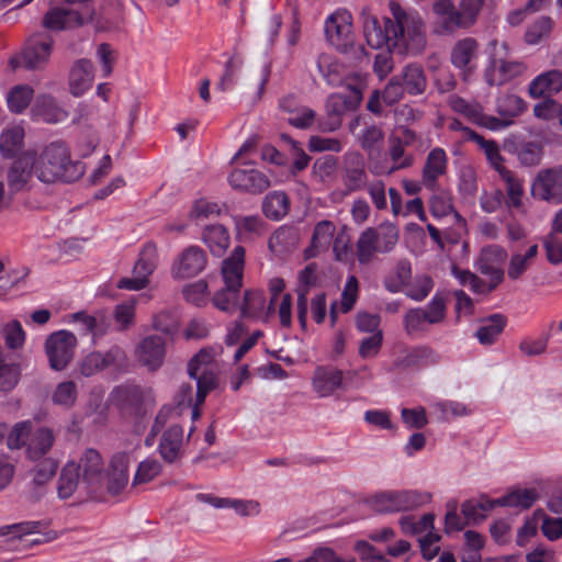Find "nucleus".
Returning <instances> with one entry per match:
<instances>
[{"label":"nucleus","mask_w":562,"mask_h":562,"mask_svg":"<svg viewBox=\"0 0 562 562\" xmlns=\"http://www.w3.org/2000/svg\"><path fill=\"white\" fill-rule=\"evenodd\" d=\"M391 16L383 18V23L366 7L361 10L360 21L364 41L372 49L394 52L409 56L423 52L426 34L420 15L404 9L397 1L389 2Z\"/></svg>","instance_id":"nucleus-1"},{"label":"nucleus","mask_w":562,"mask_h":562,"mask_svg":"<svg viewBox=\"0 0 562 562\" xmlns=\"http://www.w3.org/2000/svg\"><path fill=\"white\" fill-rule=\"evenodd\" d=\"M451 109L462 114L470 122L491 131H501L513 124V119L527 110L525 100L516 94H505L497 100V112L501 119L486 115L477 102H469L462 98L450 99Z\"/></svg>","instance_id":"nucleus-2"},{"label":"nucleus","mask_w":562,"mask_h":562,"mask_svg":"<svg viewBox=\"0 0 562 562\" xmlns=\"http://www.w3.org/2000/svg\"><path fill=\"white\" fill-rule=\"evenodd\" d=\"M32 160L35 177L45 183L71 182L83 172L81 164L71 160L69 149L63 143H52L40 154H32Z\"/></svg>","instance_id":"nucleus-3"},{"label":"nucleus","mask_w":562,"mask_h":562,"mask_svg":"<svg viewBox=\"0 0 562 562\" xmlns=\"http://www.w3.org/2000/svg\"><path fill=\"white\" fill-rule=\"evenodd\" d=\"M484 0H461L458 9L452 0H437L432 10L437 16L434 31L437 34L451 33L458 27L473 25L483 8Z\"/></svg>","instance_id":"nucleus-4"},{"label":"nucleus","mask_w":562,"mask_h":562,"mask_svg":"<svg viewBox=\"0 0 562 562\" xmlns=\"http://www.w3.org/2000/svg\"><path fill=\"white\" fill-rule=\"evenodd\" d=\"M348 80L347 89L344 92H335L328 97L326 110L330 120L319 124L322 131H336L341 124V115L355 110L361 103L363 89L366 88V78L363 76H355Z\"/></svg>","instance_id":"nucleus-5"},{"label":"nucleus","mask_w":562,"mask_h":562,"mask_svg":"<svg viewBox=\"0 0 562 562\" xmlns=\"http://www.w3.org/2000/svg\"><path fill=\"white\" fill-rule=\"evenodd\" d=\"M487 65L484 70V79L488 86H503L522 75L525 64L516 60H506L508 46L505 42L492 40L487 46Z\"/></svg>","instance_id":"nucleus-6"},{"label":"nucleus","mask_w":562,"mask_h":562,"mask_svg":"<svg viewBox=\"0 0 562 562\" xmlns=\"http://www.w3.org/2000/svg\"><path fill=\"white\" fill-rule=\"evenodd\" d=\"M398 241V229L391 223H383L376 228L364 229L356 245L357 258L361 265L369 263L375 254L390 252Z\"/></svg>","instance_id":"nucleus-7"},{"label":"nucleus","mask_w":562,"mask_h":562,"mask_svg":"<svg viewBox=\"0 0 562 562\" xmlns=\"http://www.w3.org/2000/svg\"><path fill=\"white\" fill-rule=\"evenodd\" d=\"M431 493L417 490L385 491L370 498L371 507L381 514L413 510L430 503Z\"/></svg>","instance_id":"nucleus-8"},{"label":"nucleus","mask_w":562,"mask_h":562,"mask_svg":"<svg viewBox=\"0 0 562 562\" xmlns=\"http://www.w3.org/2000/svg\"><path fill=\"white\" fill-rule=\"evenodd\" d=\"M217 352L213 348L201 349L189 362L188 372L196 381L198 403H204L207 394L216 387L214 360Z\"/></svg>","instance_id":"nucleus-9"},{"label":"nucleus","mask_w":562,"mask_h":562,"mask_svg":"<svg viewBox=\"0 0 562 562\" xmlns=\"http://www.w3.org/2000/svg\"><path fill=\"white\" fill-rule=\"evenodd\" d=\"M75 461L85 492L97 494L103 491L105 487V471L101 453L93 448H87Z\"/></svg>","instance_id":"nucleus-10"},{"label":"nucleus","mask_w":562,"mask_h":562,"mask_svg":"<svg viewBox=\"0 0 562 562\" xmlns=\"http://www.w3.org/2000/svg\"><path fill=\"white\" fill-rule=\"evenodd\" d=\"M176 408L162 407L159 411L151 428L153 436H156L169 420L175 419L186 409H190L192 422H195L200 418V406L203 403H198V390L194 392L191 385H183L180 387L176 396Z\"/></svg>","instance_id":"nucleus-11"},{"label":"nucleus","mask_w":562,"mask_h":562,"mask_svg":"<svg viewBox=\"0 0 562 562\" xmlns=\"http://www.w3.org/2000/svg\"><path fill=\"white\" fill-rule=\"evenodd\" d=\"M77 348L76 336L65 329L50 334L45 341V353L49 367L55 371L66 369Z\"/></svg>","instance_id":"nucleus-12"},{"label":"nucleus","mask_w":562,"mask_h":562,"mask_svg":"<svg viewBox=\"0 0 562 562\" xmlns=\"http://www.w3.org/2000/svg\"><path fill=\"white\" fill-rule=\"evenodd\" d=\"M326 40L337 49H346L353 43L352 15L346 9L329 14L324 23Z\"/></svg>","instance_id":"nucleus-13"},{"label":"nucleus","mask_w":562,"mask_h":562,"mask_svg":"<svg viewBox=\"0 0 562 562\" xmlns=\"http://www.w3.org/2000/svg\"><path fill=\"white\" fill-rule=\"evenodd\" d=\"M531 195L552 204L562 203V168L540 170L531 182Z\"/></svg>","instance_id":"nucleus-14"},{"label":"nucleus","mask_w":562,"mask_h":562,"mask_svg":"<svg viewBox=\"0 0 562 562\" xmlns=\"http://www.w3.org/2000/svg\"><path fill=\"white\" fill-rule=\"evenodd\" d=\"M157 265V248L153 244H146L139 252V257L134 266L133 276L123 278L119 281L120 289L137 291L144 289L149 282V276L154 272Z\"/></svg>","instance_id":"nucleus-15"},{"label":"nucleus","mask_w":562,"mask_h":562,"mask_svg":"<svg viewBox=\"0 0 562 562\" xmlns=\"http://www.w3.org/2000/svg\"><path fill=\"white\" fill-rule=\"evenodd\" d=\"M345 385L344 371L335 366L325 364L314 369L311 376L312 392L317 398H328Z\"/></svg>","instance_id":"nucleus-16"},{"label":"nucleus","mask_w":562,"mask_h":562,"mask_svg":"<svg viewBox=\"0 0 562 562\" xmlns=\"http://www.w3.org/2000/svg\"><path fill=\"white\" fill-rule=\"evenodd\" d=\"M135 461L132 451L115 452L105 472V487L111 495H119L127 485L130 480V465Z\"/></svg>","instance_id":"nucleus-17"},{"label":"nucleus","mask_w":562,"mask_h":562,"mask_svg":"<svg viewBox=\"0 0 562 562\" xmlns=\"http://www.w3.org/2000/svg\"><path fill=\"white\" fill-rule=\"evenodd\" d=\"M206 266V255L198 246H190L179 254L171 266L173 279L183 280L198 276Z\"/></svg>","instance_id":"nucleus-18"},{"label":"nucleus","mask_w":562,"mask_h":562,"mask_svg":"<svg viewBox=\"0 0 562 562\" xmlns=\"http://www.w3.org/2000/svg\"><path fill=\"white\" fill-rule=\"evenodd\" d=\"M479 57V43L472 37L458 41L451 50V63L461 70L464 80L476 70Z\"/></svg>","instance_id":"nucleus-19"},{"label":"nucleus","mask_w":562,"mask_h":562,"mask_svg":"<svg viewBox=\"0 0 562 562\" xmlns=\"http://www.w3.org/2000/svg\"><path fill=\"white\" fill-rule=\"evenodd\" d=\"M245 167H236L228 176V183L235 190L260 193L269 188L268 178L260 171L244 162Z\"/></svg>","instance_id":"nucleus-20"},{"label":"nucleus","mask_w":562,"mask_h":562,"mask_svg":"<svg viewBox=\"0 0 562 562\" xmlns=\"http://www.w3.org/2000/svg\"><path fill=\"white\" fill-rule=\"evenodd\" d=\"M52 41L48 37H34L19 57L12 58L13 67L34 69L43 65L50 55Z\"/></svg>","instance_id":"nucleus-21"},{"label":"nucleus","mask_w":562,"mask_h":562,"mask_svg":"<svg viewBox=\"0 0 562 562\" xmlns=\"http://www.w3.org/2000/svg\"><path fill=\"white\" fill-rule=\"evenodd\" d=\"M165 355V341L157 335L145 337L135 348L137 361L149 370L159 368L164 362Z\"/></svg>","instance_id":"nucleus-22"},{"label":"nucleus","mask_w":562,"mask_h":562,"mask_svg":"<svg viewBox=\"0 0 562 562\" xmlns=\"http://www.w3.org/2000/svg\"><path fill=\"white\" fill-rule=\"evenodd\" d=\"M183 428L180 425L172 423L164 431L158 445V450L166 462L172 463L183 456Z\"/></svg>","instance_id":"nucleus-23"},{"label":"nucleus","mask_w":562,"mask_h":562,"mask_svg":"<svg viewBox=\"0 0 562 562\" xmlns=\"http://www.w3.org/2000/svg\"><path fill=\"white\" fill-rule=\"evenodd\" d=\"M240 314L245 318L267 322L272 314V303H267L262 291H246L240 306Z\"/></svg>","instance_id":"nucleus-24"},{"label":"nucleus","mask_w":562,"mask_h":562,"mask_svg":"<svg viewBox=\"0 0 562 562\" xmlns=\"http://www.w3.org/2000/svg\"><path fill=\"white\" fill-rule=\"evenodd\" d=\"M448 167V156L446 151L436 147L429 151L426 157L422 179L426 188L434 190L437 186V180L443 176Z\"/></svg>","instance_id":"nucleus-25"},{"label":"nucleus","mask_w":562,"mask_h":562,"mask_svg":"<svg viewBox=\"0 0 562 562\" xmlns=\"http://www.w3.org/2000/svg\"><path fill=\"white\" fill-rule=\"evenodd\" d=\"M93 80L94 75L92 63L87 59L76 61L70 69L68 78L70 93L74 97L85 94L92 87Z\"/></svg>","instance_id":"nucleus-26"},{"label":"nucleus","mask_w":562,"mask_h":562,"mask_svg":"<svg viewBox=\"0 0 562 562\" xmlns=\"http://www.w3.org/2000/svg\"><path fill=\"white\" fill-rule=\"evenodd\" d=\"M562 90V71L552 69L535 77L528 87L531 98L538 99L544 95H553Z\"/></svg>","instance_id":"nucleus-27"},{"label":"nucleus","mask_w":562,"mask_h":562,"mask_svg":"<svg viewBox=\"0 0 562 562\" xmlns=\"http://www.w3.org/2000/svg\"><path fill=\"white\" fill-rule=\"evenodd\" d=\"M336 226L330 221H321L316 224L312 235L311 245L304 250V258L311 259L328 250L336 236Z\"/></svg>","instance_id":"nucleus-28"},{"label":"nucleus","mask_w":562,"mask_h":562,"mask_svg":"<svg viewBox=\"0 0 562 562\" xmlns=\"http://www.w3.org/2000/svg\"><path fill=\"white\" fill-rule=\"evenodd\" d=\"M245 266V249L236 246L231 256L222 263V277L225 286L241 288Z\"/></svg>","instance_id":"nucleus-29"},{"label":"nucleus","mask_w":562,"mask_h":562,"mask_svg":"<svg viewBox=\"0 0 562 562\" xmlns=\"http://www.w3.org/2000/svg\"><path fill=\"white\" fill-rule=\"evenodd\" d=\"M317 67L323 78L333 87H344L347 89L348 79L360 76L359 74H347L345 67L327 54L318 56Z\"/></svg>","instance_id":"nucleus-30"},{"label":"nucleus","mask_w":562,"mask_h":562,"mask_svg":"<svg viewBox=\"0 0 562 562\" xmlns=\"http://www.w3.org/2000/svg\"><path fill=\"white\" fill-rule=\"evenodd\" d=\"M32 154L27 153L18 158L8 171V184L11 191L23 190L34 175Z\"/></svg>","instance_id":"nucleus-31"},{"label":"nucleus","mask_w":562,"mask_h":562,"mask_svg":"<svg viewBox=\"0 0 562 562\" xmlns=\"http://www.w3.org/2000/svg\"><path fill=\"white\" fill-rule=\"evenodd\" d=\"M33 117L45 123H59L67 119V111L59 106L52 97L40 95L32 109Z\"/></svg>","instance_id":"nucleus-32"},{"label":"nucleus","mask_w":562,"mask_h":562,"mask_svg":"<svg viewBox=\"0 0 562 562\" xmlns=\"http://www.w3.org/2000/svg\"><path fill=\"white\" fill-rule=\"evenodd\" d=\"M496 507H499L498 498L492 499L482 495L476 499L465 501L461 505V513L469 524H479Z\"/></svg>","instance_id":"nucleus-33"},{"label":"nucleus","mask_w":562,"mask_h":562,"mask_svg":"<svg viewBox=\"0 0 562 562\" xmlns=\"http://www.w3.org/2000/svg\"><path fill=\"white\" fill-rule=\"evenodd\" d=\"M83 23V18L72 9L54 8L44 18V26L53 31H63Z\"/></svg>","instance_id":"nucleus-34"},{"label":"nucleus","mask_w":562,"mask_h":562,"mask_svg":"<svg viewBox=\"0 0 562 562\" xmlns=\"http://www.w3.org/2000/svg\"><path fill=\"white\" fill-rule=\"evenodd\" d=\"M403 85L396 79H391L383 92L378 90L373 92L368 102V110L373 113H381L383 110L382 103L392 105L398 102L403 97Z\"/></svg>","instance_id":"nucleus-35"},{"label":"nucleus","mask_w":562,"mask_h":562,"mask_svg":"<svg viewBox=\"0 0 562 562\" xmlns=\"http://www.w3.org/2000/svg\"><path fill=\"white\" fill-rule=\"evenodd\" d=\"M359 282L355 276H349L346 280L344 290L341 292V300L339 303L330 305V321L334 325L336 323L337 314L347 313L351 311L358 300Z\"/></svg>","instance_id":"nucleus-36"},{"label":"nucleus","mask_w":562,"mask_h":562,"mask_svg":"<svg viewBox=\"0 0 562 562\" xmlns=\"http://www.w3.org/2000/svg\"><path fill=\"white\" fill-rule=\"evenodd\" d=\"M538 255V245L533 244L525 250L515 251L512 254L507 276L512 280H518L529 269L532 261Z\"/></svg>","instance_id":"nucleus-37"},{"label":"nucleus","mask_w":562,"mask_h":562,"mask_svg":"<svg viewBox=\"0 0 562 562\" xmlns=\"http://www.w3.org/2000/svg\"><path fill=\"white\" fill-rule=\"evenodd\" d=\"M538 498L539 493L533 487L514 488L498 497V506L528 509L538 501Z\"/></svg>","instance_id":"nucleus-38"},{"label":"nucleus","mask_w":562,"mask_h":562,"mask_svg":"<svg viewBox=\"0 0 562 562\" xmlns=\"http://www.w3.org/2000/svg\"><path fill=\"white\" fill-rule=\"evenodd\" d=\"M82 487L81 477L77 473V465L75 460H69L63 468L60 477L58 480L57 492L61 499L71 497L76 491Z\"/></svg>","instance_id":"nucleus-39"},{"label":"nucleus","mask_w":562,"mask_h":562,"mask_svg":"<svg viewBox=\"0 0 562 562\" xmlns=\"http://www.w3.org/2000/svg\"><path fill=\"white\" fill-rule=\"evenodd\" d=\"M202 240L213 255L222 256L229 245V234L223 225H209L202 233Z\"/></svg>","instance_id":"nucleus-40"},{"label":"nucleus","mask_w":562,"mask_h":562,"mask_svg":"<svg viewBox=\"0 0 562 562\" xmlns=\"http://www.w3.org/2000/svg\"><path fill=\"white\" fill-rule=\"evenodd\" d=\"M54 435L47 428L35 430L27 441L26 454L31 460L43 458L52 448Z\"/></svg>","instance_id":"nucleus-41"},{"label":"nucleus","mask_w":562,"mask_h":562,"mask_svg":"<svg viewBox=\"0 0 562 562\" xmlns=\"http://www.w3.org/2000/svg\"><path fill=\"white\" fill-rule=\"evenodd\" d=\"M24 127L20 124L9 125L0 134V151L3 156L10 157L18 153L23 145Z\"/></svg>","instance_id":"nucleus-42"},{"label":"nucleus","mask_w":562,"mask_h":562,"mask_svg":"<svg viewBox=\"0 0 562 562\" xmlns=\"http://www.w3.org/2000/svg\"><path fill=\"white\" fill-rule=\"evenodd\" d=\"M234 223L237 236L241 240H249L266 233L265 223L259 216H235Z\"/></svg>","instance_id":"nucleus-43"},{"label":"nucleus","mask_w":562,"mask_h":562,"mask_svg":"<svg viewBox=\"0 0 562 562\" xmlns=\"http://www.w3.org/2000/svg\"><path fill=\"white\" fill-rule=\"evenodd\" d=\"M412 277L411 263L407 260H400L396 266L387 273L384 279V285L387 291L397 293L407 286Z\"/></svg>","instance_id":"nucleus-44"},{"label":"nucleus","mask_w":562,"mask_h":562,"mask_svg":"<svg viewBox=\"0 0 562 562\" xmlns=\"http://www.w3.org/2000/svg\"><path fill=\"white\" fill-rule=\"evenodd\" d=\"M506 325V319L501 314H494L484 321L476 330V338L482 345H492L496 341Z\"/></svg>","instance_id":"nucleus-45"},{"label":"nucleus","mask_w":562,"mask_h":562,"mask_svg":"<svg viewBox=\"0 0 562 562\" xmlns=\"http://www.w3.org/2000/svg\"><path fill=\"white\" fill-rule=\"evenodd\" d=\"M465 132L468 137L477 143V145L483 149L487 160L495 170L498 171L499 176L502 175V171H508L502 164L503 158L499 154V148L494 140H486L472 130H465Z\"/></svg>","instance_id":"nucleus-46"},{"label":"nucleus","mask_w":562,"mask_h":562,"mask_svg":"<svg viewBox=\"0 0 562 562\" xmlns=\"http://www.w3.org/2000/svg\"><path fill=\"white\" fill-rule=\"evenodd\" d=\"M262 210L267 217L281 220L289 211L288 196L278 191L268 194L263 200Z\"/></svg>","instance_id":"nucleus-47"},{"label":"nucleus","mask_w":562,"mask_h":562,"mask_svg":"<svg viewBox=\"0 0 562 562\" xmlns=\"http://www.w3.org/2000/svg\"><path fill=\"white\" fill-rule=\"evenodd\" d=\"M535 517L541 521L540 530L547 540L553 542L562 538L561 517H551L543 509H536Z\"/></svg>","instance_id":"nucleus-48"},{"label":"nucleus","mask_w":562,"mask_h":562,"mask_svg":"<svg viewBox=\"0 0 562 562\" xmlns=\"http://www.w3.org/2000/svg\"><path fill=\"white\" fill-rule=\"evenodd\" d=\"M33 94V89L29 86L13 87L7 94L8 108L11 112L21 113L30 104Z\"/></svg>","instance_id":"nucleus-49"},{"label":"nucleus","mask_w":562,"mask_h":562,"mask_svg":"<svg viewBox=\"0 0 562 562\" xmlns=\"http://www.w3.org/2000/svg\"><path fill=\"white\" fill-rule=\"evenodd\" d=\"M502 179L506 183L508 206L519 209L522 206L524 184L512 171H502Z\"/></svg>","instance_id":"nucleus-50"},{"label":"nucleus","mask_w":562,"mask_h":562,"mask_svg":"<svg viewBox=\"0 0 562 562\" xmlns=\"http://www.w3.org/2000/svg\"><path fill=\"white\" fill-rule=\"evenodd\" d=\"M404 89L411 94L423 93L426 88V78L423 69L417 65H408L403 70Z\"/></svg>","instance_id":"nucleus-51"},{"label":"nucleus","mask_w":562,"mask_h":562,"mask_svg":"<svg viewBox=\"0 0 562 562\" xmlns=\"http://www.w3.org/2000/svg\"><path fill=\"white\" fill-rule=\"evenodd\" d=\"M162 470L161 463L155 458L143 460L136 469L133 484H146L156 479Z\"/></svg>","instance_id":"nucleus-52"},{"label":"nucleus","mask_w":562,"mask_h":562,"mask_svg":"<svg viewBox=\"0 0 562 562\" xmlns=\"http://www.w3.org/2000/svg\"><path fill=\"white\" fill-rule=\"evenodd\" d=\"M431 407L443 420L468 416L471 413V409L464 403L457 401H439L434 403Z\"/></svg>","instance_id":"nucleus-53"},{"label":"nucleus","mask_w":562,"mask_h":562,"mask_svg":"<svg viewBox=\"0 0 562 562\" xmlns=\"http://www.w3.org/2000/svg\"><path fill=\"white\" fill-rule=\"evenodd\" d=\"M239 299V288L225 286L217 291L212 299L213 305L226 313L235 311Z\"/></svg>","instance_id":"nucleus-54"},{"label":"nucleus","mask_w":562,"mask_h":562,"mask_svg":"<svg viewBox=\"0 0 562 562\" xmlns=\"http://www.w3.org/2000/svg\"><path fill=\"white\" fill-rule=\"evenodd\" d=\"M225 508L233 509L239 517H257L261 513V505L256 499L227 497Z\"/></svg>","instance_id":"nucleus-55"},{"label":"nucleus","mask_w":562,"mask_h":562,"mask_svg":"<svg viewBox=\"0 0 562 562\" xmlns=\"http://www.w3.org/2000/svg\"><path fill=\"white\" fill-rule=\"evenodd\" d=\"M113 360H114V358L112 357L111 352H108L105 355H103L101 352L89 353L83 359V361L80 366V372L86 376H90V375L94 374L95 372L104 369Z\"/></svg>","instance_id":"nucleus-56"},{"label":"nucleus","mask_w":562,"mask_h":562,"mask_svg":"<svg viewBox=\"0 0 562 562\" xmlns=\"http://www.w3.org/2000/svg\"><path fill=\"white\" fill-rule=\"evenodd\" d=\"M32 424L30 422L16 423L8 435L7 445L11 450L27 447V441L32 436Z\"/></svg>","instance_id":"nucleus-57"},{"label":"nucleus","mask_w":562,"mask_h":562,"mask_svg":"<svg viewBox=\"0 0 562 562\" xmlns=\"http://www.w3.org/2000/svg\"><path fill=\"white\" fill-rule=\"evenodd\" d=\"M38 522L23 521L0 527V537L8 540L22 539L24 536L34 535L38 530Z\"/></svg>","instance_id":"nucleus-58"},{"label":"nucleus","mask_w":562,"mask_h":562,"mask_svg":"<svg viewBox=\"0 0 562 562\" xmlns=\"http://www.w3.org/2000/svg\"><path fill=\"white\" fill-rule=\"evenodd\" d=\"M77 398V386L72 381H65L59 383L53 394L52 401L56 405L70 407L75 404Z\"/></svg>","instance_id":"nucleus-59"},{"label":"nucleus","mask_w":562,"mask_h":562,"mask_svg":"<svg viewBox=\"0 0 562 562\" xmlns=\"http://www.w3.org/2000/svg\"><path fill=\"white\" fill-rule=\"evenodd\" d=\"M446 300L436 294L430 302L423 308L424 317L429 325H436L443 322L446 318Z\"/></svg>","instance_id":"nucleus-60"},{"label":"nucleus","mask_w":562,"mask_h":562,"mask_svg":"<svg viewBox=\"0 0 562 562\" xmlns=\"http://www.w3.org/2000/svg\"><path fill=\"white\" fill-rule=\"evenodd\" d=\"M221 213V206L213 201L207 199H199L196 200L189 213V218L191 221H200L209 218L212 215H218Z\"/></svg>","instance_id":"nucleus-61"},{"label":"nucleus","mask_w":562,"mask_h":562,"mask_svg":"<svg viewBox=\"0 0 562 562\" xmlns=\"http://www.w3.org/2000/svg\"><path fill=\"white\" fill-rule=\"evenodd\" d=\"M552 25L553 22L550 18H540L528 27L525 34L526 42L531 45L538 44L542 38L549 35Z\"/></svg>","instance_id":"nucleus-62"},{"label":"nucleus","mask_w":562,"mask_h":562,"mask_svg":"<svg viewBox=\"0 0 562 562\" xmlns=\"http://www.w3.org/2000/svg\"><path fill=\"white\" fill-rule=\"evenodd\" d=\"M432 286V280L428 276H417L413 282H408L406 294L415 301H422L430 293Z\"/></svg>","instance_id":"nucleus-63"},{"label":"nucleus","mask_w":562,"mask_h":562,"mask_svg":"<svg viewBox=\"0 0 562 562\" xmlns=\"http://www.w3.org/2000/svg\"><path fill=\"white\" fill-rule=\"evenodd\" d=\"M353 550L361 562H391L373 544L366 540L356 541Z\"/></svg>","instance_id":"nucleus-64"}]
</instances>
